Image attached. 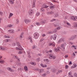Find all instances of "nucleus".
<instances>
[{
	"instance_id": "f8f14e48",
	"label": "nucleus",
	"mask_w": 77,
	"mask_h": 77,
	"mask_svg": "<svg viewBox=\"0 0 77 77\" xmlns=\"http://www.w3.org/2000/svg\"><path fill=\"white\" fill-rule=\"evenodd\" d=\"M64 41V39L63 38H60L58 41V43H60V42H63Z\"/></svg>"
},
{
	"instance_id": "680f3d73",
	"label": "nucleus",
	"mask_w": 77,
	"mask_h": 77,
	"mask_svg": "<svg viewBox=\"0 0 77 77\" xmlns=\"http://www.w3.org/2000/svg\"><path fill=\"white\" fill-rule=\"evenodd\" d=\"M71 64H72V62L70 61L69 63V65H71Z\"/></svg>"
},
{
	"instance_id": "473e14b6",
	"label": "nucleus",
	"mask_w": 77,
	"mask_h": 77,
	"mask_svg": "<svg viewBox=\"0 0 77 77\" xmlns=\"http://www.w3.org/2000/svg\"><path fill=\"white\" fill-rule=\"evenodd\" d=\"M10 41V39H6L5 40V42H9V41Z\"/></svg>"
},
{
	"instance_id": "8fccbe9b",
	"label": "nucleus",
	"mask_w": 77,
	"mask_h": 77,
	"mask_svg": "<svg viewBox=\"0 0 77 77\" xmlns=\"http://www.w3.org/2000/svg\"><path fill=\"white\" fill-rule=\"evenodd\" d=\"M0 15H3V12L1 11H0Z\"/></svg>"
},
{
	"instance_id": "774afa93",
	"label": "nucleus",
	"mask_w": 77,
	"mask_h": 77,
	"mask_svg": "<svg viewBox=\"0 0 77 77\" xmlns=\"http://www.w3.org/2000/svg\"><path fill=\"white\" fill-rule=\"evenodd\" d=\"M50 13H51V14H54V13L53 12V11H51Z\"/></svg>"
},
{
	"instance_id": "9b49d317",
	"label": "nucleus",
	"mask_w": 77,
	"mask_h": 77,
	"mask_svg": "<svg viewBox=\"0 0 77 77\" xmlns=\"http://www.w3.org/2000/svg\"><path fill=\"white\" fill-rule=\"evenodd\" d=\"M60 48L59 47H58L57 48H54V50L56 52H57L58 51H59V49Z\"/></svg>"
},
{
	"instance_id": "9d476101",
	"label": "nucleus",
	"mask_w": 77,
	"mask_h": 77,
	"mask_svg": "<svg viewBox=\"0 0 77 77\" xmlns=\"http://www.w3.org/2000/svg\"><path fill=\"white\" fill-rule=\"evenodd\" d=\"M28 12L29 15H32V14L33 13V11L32 9H30Z\"/></svg>"
},
{
	"instance_id": "6ab92c4d",
	"label": "nucleus",
	"mask_w": 77,
	"mask_h": 77,
	"mask_svg": "<svg viewBox=\"0 0 77 77\" xmlns=\"http://www.w3.org/2000/svg\"><path fill=\"white\" fill-rule=\"evenodd\" d=\"M9 2L10 3H11V5H13V4H14V1H12V0H9Z\"/></svg>"
},
{
	"instance_id": "09e8293b",
	"label": "nucleus",
	"mask_w": 77,
	"mask_h": 77,
	"mask_svg": "<svg viewBox=\"0 0 77 77\" xmlns=\"http://www.w3.org/2000/svg\"><path fill=\"white\" fill-rule=\"evenodd\" d=\"M27 52L28 55H30V53L29 51H27Z\"/></svg>"
},
{
	"instance_id": "423d86ee",
	"label": "nucleus",
	"mask_w": 77,
	"mask_h": 77,
	"mask_svg": "<svg viewBox=\"0 0 77 77\" xmlns=\"http://www.w3.org/2000/svg\"><path fill=\"white\" fill-rule=\"evenodd\" d=\"M0 50L2 51H6L8 50V48L5 47H0Z\"/></svg>"
},
{
	"instance_id": "dca6fc26",
	"label": "nucleus",
	"mask_w": 77,
	"mask_h": 77,
	"mask_svg": "<svg viewBox=\"0 0 77 77\" xmlns=\"http://www.w3.org/2000/svg\"><path fill=\"white\" fill-rule=\"evenodd\" d=\"M15 49L17 50H20V51H22V50H23V48H19L18 47H17L15 48Z\"/></svg>"
},
{
	"instance_id": "f257e3e1",
	"label": "nucleus",
	"mask_w": 77,
	"mask_h": 77,
	"mask_svg": "<svg viewBox=\"0 0 77 77\" xmlns=\"http://www.w3.org/2000/svg\"><path fill=\"white\" fill-rule=\"evenodd\" d=\"M66 45V44L65 43H64L61 45L60 47L61 49H62V51H65V48Z\"/></svg>"
},
{
	"instance_id": "79ce46f5",
	"label": "nucleus",
	"mask_w": 77,
	"mask_h": 77,
	"mask_svg": "<svg viewBox=\"0 0 77 77\" xmlns=\"http://www.w3.org/2000/svg\"><path fill=\"white\" fill-rule=\"evenodd\" d=\"M74 75L75 77H77V74L76 73H75L74 74Z\"/></svg>"
},
{
	"instance_id": "a18cd8bd",
	"label": "nucleus",
	"mask_w": 77,
	"mask_h": 77,
	"mask_svg": "<svg viewBox=\"0 0 77 77\" xmlns=\"http://www.w3.org/2000/svg\"><path fill=\"white\" fill-rule=\"evenodd\" d=\"M16 24H18L19 23V21L18 20H16Z\"/></svg>"
},
{
	"instance_id": "37998d69",
	"label": "nucleus",
	"mask_w": 77,
	"mask_h": 77,
	"mask_svg": "<svg viewBox=\"0 0 77 77\" xmlns=\"http://www.w3.org/2000/svg\"><path fill=\"white\" fill-rule=\"evenodd\" d=\"M56 21V19H53L52 20H51V22H53V21Z\"/></svg>"
},
{
	"instance_id": "a211bd4d",
	"label": "nucleus",
	"mask_w": 77,
	"mask_h": 77,
	"mask_svg": "<svg viewBox=\"0 0 77 77\" xmlns=\"http://www.w3.org/2000/svg\"><path fill=\"white\" fill-rule=\"evenodd\" d=\"M24 70L25 71H27L28 70V68H27V66H25L24 67Z\"/></svg>"
},
{
	"instance_id": "603ef678",
	"label": "nucleus",
	"mask_w": 77,
	"mask_h": 77,
	"mask_svg": "<svg viewBox=\"0 0 77 77\" xmlns=\"http://www.w3.org/2000/svg\"><path fill=\"white\" fill-rule=\"evenodd\" d=\"M67 24L68 26H71V24L68 23H67Z\"/></svg>"
},
{
	"instance_id": "3c124183",
	"label": "nucleus",
	"mask_w": 77,
	"mask_h": 77,
	"mask_svg": "<svg viewBox=\"0 0 77 77\" xmlns=\"http://www.w3.org/2000/svg\"><path fill=\"white\" fill-rule=\"evenodd\" d=\"M28 39L29 40H31V39H32V37H29L28 38Z\"/></svg>"
},
{
	"instance_id": "5fc2aeb1",
	"label": "nucleus",
	"mask_w": 77,
	"mask_h": 77,
	"mask_svg": "<svg viewBox=\"0 0 77 77\" xmlns=\"http://www.w3.org/2000/svg\"><path fill=\"white\" fill-rule=\"evenodd\" d=\"M46 61L47 62H49V60L47 59H46Z\"/></svg>"
},
{
	"instance_id": "4468645a",
	"label": "nucleus",
	"mask_w": 77,
	"mask_h": 77,
	"mask_svg": "<svg viewBox=\"0 0 77 77\" xmlns=\"http://www.w3.org/2000/svg\"><path fill=\"white\" fill-rule=\"evenodd\" d=\"M57 38V35L56 34L54 35L53 36V39L54 40H56V38Z\"/></svg>"
},
{
	"instance_id": "6e6d98bb",
	"label": "nucleus",
	"mask_w": 77,
	"mask_h": 77,
	"mask_svg": "<svg viewBox=\"0 0 77 77\" xmlns=\"http://www.w3.org/2000/svg\"><path fill=\"white\" fill-rule=\"evenodd\" d=\"M12 45H13V46H15V45H16V44H15V43H13L12 44Z\"/></svg>"
},
{
	"instance_id": "e433bc0d",
	"label": "nucleus",
	"mask_w": 77,
	"mask_h": 77,
	"mask_svg": "<svg viewBox=\"0 0 77 77\" xmlns=\"http://www.w3.org/2000/svg\"><path fill=\"white\" fill-rule=\"evenodd\" d=\"M35 24L36 25H37V26H40L41 25V23H38V22H36L35 23Z\"/></svg>"
},
{
	"instance_id": "de8ad7c7",
	"label": "nucleus",
	"mask_w": 77,
	"mask_h": 77,
	"mask_svg": "<svg viewBox=\"0 0 77 77\" xmlns=\"http://www.w3.org/2000/svg\"><path fill=\"white\" fill-rule=\"evenodd\" d=\"M68 68V66L66 65L65 66V69H67Z\"/></svg>"
},
{
	"instance_id": "412c9836",
	"label": "nucleus",
	"mask_w": 77,
	"mask_h": 77,
	"mask_svg": "<svg viewBox=\"0 0 77 77\" xmlns=\"http://www.w3.org/2000/svg\"><path fill=\"white\" fill-rule=\"evenodd\" d=\"M7 70L9 71H10L11 72H12V71H13V70L11 69L10 67H8L7 68Z\"/></svg>"
},
{
	"instance_id": "bb28decb",
	"label": "nucleus",
	"mask_w": 77,
	"mask_h": 77,
	"mask_svg": "<svg viewBox=\"0 0 77 77\" xmlns=\"http://www.w3.org/2000/svg\"><path fill=\"white\" fill-rule=\"evenodd\" d=\"M45 23V21L43 20H42L40 22L41 24H44Z\"/></svg>"
},
{
	"instance_id": "4c0bfd02",
	"label": "nucleus",
	"mask_w": 77,
	"mask_h": 77,
	"mask_svg": "<svg viewBox=\"0 0 77 77\" xmlns=\"http://www.w3.org/2000/svg\"><path fill=\"white\" fill-rule=\"evenodd\" d=\"M72 36L73 38V39H75L77 38V35H76Z\"/></svg>"
},
{
	"instance_id": "ddd939ff",
	"label": "nucleus",
	"mask_w": 77,
	"mask_h": 77,
	"mask_svg": "<svg viewBox=\"0 0 77 77\" xmlns=\"http://www.w3.org/2000/svg\"><path fill=\"white\" fill-rule=\"evenodd\" d=\"M36 2V0H34L32 3V6L33 8L35 7V3Z\"/></svg>"
},
{
	"instance_id": "052dcab7",
	"label": "nucleus",
	"mask_w": 77,
	"mask_h": 77,
	"mask_svg": "<svg viewBox=\"0 0 77 77\" xmlns=\"http://www.w3.org/2000/svg\"><path fill=\"white\" fill-rule=\"evenodd\" d=\"M46 75V74L45 73H44L43 74V76H44V77H45V76Z\"/></svg>"
},
{
	"instance_id": "aec40b11",
	"label": "nucleus",
	"mask_w": 77,
	"mask_h": 77,
	"mask_svg": "<svg viewBox=\"0 0 77 77\" xmlns=\"http://www.w3.org/2000/svg\"><path fill=\"white\" fill-rule=\"evenodd\" d=\"M71 19L72 20H73V21H77V20L75 19V17L74 16H72L71 17Z\"/></svg>"
},
{
	"instance_id": "b1692460",
	"label": "nucleus",
	"mask_w": 77,
	"mask_h": 77,
	"mask_svg": "<svg viewBox=\"0 0 77 77\" xmlns=\"http://www.w3.org/2000/svg\"><path fill=\"white\" fill-rule=\"evenodd\" d=\"M68 75L69 77V76H71V75H72V72L71 71H70L68 73Z\"/></svg>"
},
{
	"instance_id": "c85d7f7f",
	"label": "nucleus",
	"mask_w": 77,
	"mask_h": 77,
	"mask_svg": "<svg viewBox=\"0 0 77 77\" xmlns=\"http://www.w3.org/2000/svg\"><path fill=\"white\" fill-rule=\"evenodd\" d=\"M12 15H13V14H12V13H10V14L9 16V18H10V17H12Z\"/></svg>"
},
{
	"instance_id": "c03bdc74",
	"label": "nucleus",
	"mask_w": 77,
	"mask_h": 77,
	"mask_svg": "<svg viewBox=\"0 0 77 77\" xmlns=\"http://www.w3.org/2000/svg\"><path fill=\"white\" fill-rule=\"evenodd\" d=\"M59 16V14L58 13L56 14H55V17H58Z\"/></svg>"
},
{
	"instance_id": "49530a36",
	"label": "nucleus",
	"mask_w": 77,
	"mask_h": 77,
	"mask_svg": "<svg viewBox=\"0 0 77 77\" xmlns=\"http://www.w3.org/2000/svg\"><path fill=\"white\" fill-rule=\"evenodd\" d=\"M47 67L46 65H43V68H46Z\"/></svg>"
},
{
	"instance_id": "5701e85b",
	"label": "nucleus",
	"mask_w": 77,
	"mask_h": 77,
	"mask_svg": "<svg viewBox=\"0 0 77 77\" xmlns=\"http://www.w3.org/2000/svg\"><path fill=\"white\" fill-rule=\"evenodd\" d=\"M73 26L75 27H77V23L75 22L73 23Z\"/></svg>"
},
{
	"instance_id": "4d7b16f0",
	"label": "nucleus",
	"mask_w": 77,
	"mask_h": 77,
	"mask_svg": "<svg viewBox=\"0 0 77 77\" xmlns=\"http://www.w3.org/2000/svg\"><path fill=\"white\" fill-rule=\"evenodd\" d=\"M40 66L42 67H43V66H44V65L42 64V63H41L40 64Z\"/></svg>"
},
{
	"instance_id": "0eeeda50",
	"label": "nucleus",
	"mask_w": 77,
	"mask_h": 77,
	"mask_svg": "<svg viewBox=\"0 0 77 77\" xmlns=\"http://www.w3.org/2000/svg\"><path fill=\"white\" fill-rule=\"evenodd\" d=\"M55 45H56V44L54 42H53V43H50L48 44L49 46H51V45H52V47H55Z\"/></svg>"
},
{
	"instance_id": "f704fd0d",
	"label": "nucleus",
	"mask_w": 77,
	"mask_h": 77,
	"mask_svg": "<svg viewBox=\"0 0 77 77\" xmlns=\"http://www.w3.org/2000/svg\"><path fill=\"white\" fill-rule=\"evenodd\" d=\"M46 52L47 53H52V52H53V51H52V50H51L48 51H46Z\"/></svg>"
},
{
	"instance_id": "c756f323",
	"label": "nucleus",
	"mask_w": 77,
	"mask_h": 77,
	"mask_svg": "<svg viewBox=\"0 0 77 77\" xmlns=\"http://www.w3.org/2000/svg\"><path fill=\"white\" fill-rule=\"evenodd\" d=\"M9 28H10L11 27H12V25L11 24H9L7 26Z\"/></svg>"
},
{
	"instance_id": "f03ea898",
	"label": "nucleus",
	"mask_w": 77,
	"mask_h": 77,
	"mask_svg": "<svg viewBox=\"0 0 77 77\" xmlns=\"http://www.w3.org/2000/svg\"><path fill=\"white\" fill-rule=\"evenodd\" d=\"M60 28H61V26L57 27L55 29V31H53L52 32H48V33L49 34H53V33H54L55 32H56V30H60Z\"/></svg>"
},
{
	"instance_id": "6e6552de",
	"label": "nucleus",
	"mask_w": 77,
	"mask_h": 77,
	"mask_svg": "<svg viewBox=\"0 0 77 77\" xmlns=\"http://www.w3.org/2000/svg\"><path fill=\"white\" fill-rule=\"evenodd\" d=\"M24 23H26V24H27L28 23H29V22H30V20H28L27 19H25L24 20Z\"/></svg>"
},
{
	"instance_id": "4be33fe9",
	"label": "nucleus",
	"mask_w": 77,
	"mask_h": 77,
	"mask_svg": "<svg viewBox=\"0 0 77 77\" xmlns=\"http://www.w3.org/2000/svg\"><path fill=\"white\" fill-rule=\"evenodd\" d=\"M49 8L51 9H54V5H51L50 6Z\"/></svg>"
},
{
	"instance_id": "393cba45",
	"label": "nucleus",
	"mask_w": 77,
	"mask_h": 77,
	"mask_svg": "<svg viewBox=\"0 0 77 77\" xmlns=\"http://www.w3.org/2000/svg\"><path fill=\"white\" fill-rule=\"evenodd\" d=\"M15 58L17 59L19 62H20V59L17 56H15Z\"/></svg>"
},
{
	"instance_id": "a878e982",
	"label": "nucleus",
	"mask_w": 77,
	"mask_h": 77,
	"mask_svg": "<svg viewBox=\"0 0 77 77\" xmlns=\"http://www.w3.org/2000/svg\"><path fill=\"white\" fill-rule=\"evenodd\" d=\"M5 62V60H2L1 61H0V63H1L2 64H3Z\"/></svg>"
},
{
	"instance_id": "13d9d810",
	"label": "nucleus",
	"mask_w": 77,
	"mask_h": 77,
	"mask_svg": "<svg viewBox=\"0 0 77 77\" xmlns=\"http://www.w3.org/2000/svg\"><path fill=\"white\" fill-rule=\"evenodd\" d=\"M68 57V55H66L65 56V58H67V57Z\"/></svg>"
},
{
	"instance_id": "f3484780",
	"label": "nucleus",
	"mask_w": 77,
	"mask_h": 77,
	"mask_svg": "<svg viewBox=\"0 0 77 77\" xmlns=\"http://www.w3.org/2000/svg\"><path fill=\"white\" fill-rule=\"evenodd\" d=\"M16 44H17V46L18 47H20V48H21V47H22L21 45L20 44H19V42H16Z\"/></svg>"
},
{
	"instance_id": "1a4fd4ad",
	"label": "nucleus",
	"mask_w": 77,
	"mask_h": 77,
	"mask_svg": "<svg viewBox=\"0 0 77 77\" xmlns=\"http://www.w3.org/2000/svg\"><path fill=\"white\" fill-rule=\"evenodd\" d=\"M8 32L10 33H14V29H9L8 30Z\"/></svg>"
},
{
	"instance_id": "7ed1b4c3",
	"label": "nucleus",
	"mask_w": 77,
	"mask_h": 77,
	"mask_svg": "<svg viewBox=\"0 0 77 77\" xmlns=\"http://www.w3.org/2000/svg\"><path fill=\"white\" fill-rule=\"evenodd\" d=\"M49 6L48 5H43V6L42 7V8H40V11L41 12H44L45 11L44 9L43 8H47Z\"/></svg>"
},
{
	"instance_id": "58836bf2",
	"label": "nucleus",
	"mask_w": 77,
	"mask_h": 77,
	"mask_svg": "<svg viewBox=\"0 0 77 77\" xmlns=\"http://www.w3.org/2000/svg\"><path fill=\"white\" fill-rule=\"evenodd\" d=\"M39 72H44V69H40V71H39Z\"/></svg>"
},
{
	"instance_id": "864d4df0",
	"label": "nucleus",
	"mask_w": 77,
	"mask_h": 77,
	"mask_svg": "<svg viewBox=\"0 0 77 77\" xmlns=\"http://www.w3.org/2000/svg\"><path fill=\"white\" fill-rule=\"evenodd\" d=\"M36 46L34 45V46H33L32 48H33V49L36 48Z\"/></svg>"
},
{
	"instance_id": "2f4dec72",
	"label": "nucleus",
	"mask_w": 77,
	"mask_h": 77,
	"mask_svg": "<svg viewBox=\"0 0 77 77\" xmlns=\"http://www.w3.org/2000/svg\"><path fill=\"white\" fill-rule=\"evenodd\" d=\"M30 63L31 65H36V63H35L31 62Z\"/></svg>"
},
{
	"instance_id": "a19ab883",
	"label": "nucleus",
	"mask_w": 77,
	"mask_h": 77,
	"mask_svg": "<svg viewBox=\"0 0 77 77\" xmlns=\"http://www.w3.org/2000/svg\"><path fill=\"white\" fill-rule=\"evenodd\" d=\"M40 58H38L37 59H36V61H37V62H39V61Z\"/></svg>"
},
{
	"instance_id": "72a5a7b5",
	"label": "nucleus",
	"mask_w": 77,
	"mask_h": 77,
	"mask_svg": "<svg viewBox=\"0 0 77 77\" xmlns=\"http://www.w3.org/2000/svg\"><path fill=\"white\" fill-rule=\"evenodd\" d=\"M39 15H40V14L39 12H37L36 14V16H37V17H38Z\"/></svg>"
},
{
	"instance_id": "338daca9",
	"label": "nucleus",
	"mask_w": 77,
	"mask_h": 77,
	"mask_svg": "<svg viewBox=\"0 0 77 77\" xmlns=\"http://www.w3.org/2000/svg\"><path fill=\"white\" fill-rule=\"evenodd\" d=\"M58 72H62V70H59L58 71Z\"/></svg>"
},
{
	"instance_id": "69168bd1",
	"label": "nucleus",
	"mask_w": 77,
	"mask_h": 77,
	"mask_svg": "<svg viewBox=\"0 0 77 77\" xmlns=\"http://www.w3.org/2000/svg\"><path fill=\"white\" fill-rule=\"evenodd\" d=\"M30 41L31 43H32V42H33V41H32V39H31V40H30Z\"/></svg>"
},
{
	"instance_id": "7c9ffc66",
	"label": "nucleus",
	"mask_w": 77,
	"mask_h": 77,
	"mask_svg": "<svg viewBox=\"0 0 77 77\" xmlns=\"http://www.w3.org/2000/svg\"><path fill=\"white\" fill-rule=\"evenodd\" d=\"M74 38L72 36L71 37V38H69V40H71L72 41V40H74Z\"/></svg>"
},
{
	"instance_id": "20e7f679",
	"label": "nucleus",
	"mask_w": 77,
	"mask_h": 77,
	"mask_svg": "<svg viewBox=\"0 0 77 77\" xmlns=\"http://www.w3.org/2000/svg\"><path fill=\"white\" fill-rule=\"evenodd\" d=\"M49 58L50 59H55L56 57L54 55V54H50L49 55Z\"/></svg>"
},
{
	"instance_id": "c9c22d12",
	"label": "nucleus",
	"mask_w": 77,
	"mask_h": 77,
	"mask_svg": "<svg viewBox=\"0 0 77 77\" xmlns=\"http://www.w3.org/2000/svg\"><path fill=\"white\" fill-rule=\"evenodd\" d=\"M4 37L5 38H10V37L7 35H5Z\"/></svg>"
},
{
	"instance_id": "cd10ccee",
	"label": "nucleus",
	"mask_w": 77,
	"mask_h": 77,
	"mask_svg": "<svg viewBox=\"0 0 77 77\" xmlns=\"http://www.w3.org/2000/svg\"><path fill=\"white\" fill-rule=\"evenodd\" d=\"M24 34L23 33H22L21 34V35H20V39H21L22 38H23V35Z\"/></svg>"
},
{
	"instance_id": "ea45409f",
	"label": "nucleus",
	"mask_w": 77,
	"mask_h": 77,
	"mask_svg": "<svg viewBox=\"0 0 77 77\" xmlns=\"http://www.w3.org/2000/svg\"><path fill=\"white\" fill-rule=\"evenodd\" d=\"M23 53V52L21 51H19L18 52L19 54H21Z\"/></svg>"
},
{
	"instance_id": "e2e57ef3",
	"label": "nucleus",
	"mask_w": 77,
	"mask_h": 77,
	"mask_svg": "<svg viewBox=\"0 0 77 77\" xmlns=\"http://www.w3.org/2000/svg\"><path fill=\"white\" fill-rule=\"evenodd\" d=\"M36 71H39V69H38V68L36 69H35Z\"/></svg>"
},
{
	"instance_id": "0e129e2a",
	"label": "nucleus",
	"mask_w": 77,
	"mask_h": 77,
	"mask_svg": "<svg viewBox=\"0 0 77 77\" xmlns=\"http://www.w3.org/2000/svg\"><path fill=\"white\" fill-rule=\"evenodd\" d=\"M47 14H48V15H50L51 14V13H50V12H48L47 13Z\"/></svg>"
},
{
	"instance_id": "bf43d9fd",
	"label": "nucleus",
	"mask_w": 77,
	"mask_h": 77,
	"mask_svg": "<svg viewBox=\"0 0 77 77\" xmlns=\"http://www.w3.org/2000/svg\"><path fill=\"white\" fill-rule=\"evenodd\" d=\"M48 5H52V3H51L50 2H48Z\"/></svg>"
},
{
	"instance_id": "39448f33",
	"label": "nucleus",
	"mask_w": 77,
	"mask_h": 77,
	"mask_svg": "<svg viewBox=\"0 0 77 77\" xmlns=\"http://www.w3.org/2000/svg\"><path fill=\"white\" fill-rule=\"evenodd\" d=\"M39 37V34L38 33L36 32L34 33L33 34V38L34 39H38V38Z\"/></svg>"
},
{
	"instance_id": "2eb2a0df",
	"label": "nucleus",
	"mask_w": 77,
	"mask_h": 77,
	"mask_svg": "<svg viewBox=\"0 0 77 77\" xmlns=\"http://www.w3.org/2000/svg\"><path fill=\"white\" fill-rule=\"evenodd\" d=\"M77 67V65L75 64H73V66L71 67V68H75Z\"/></svg>"
}]
</instances>
